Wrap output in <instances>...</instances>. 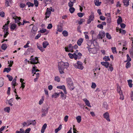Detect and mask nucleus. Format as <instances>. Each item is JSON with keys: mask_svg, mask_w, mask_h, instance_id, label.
<instances>
[{"mask_svg": "<svg viewBox=\"0 0 133 133\" xmlns=\"http://www.w3.org/2000/svg\"><path fill=\"white\" fill-rule=\"evenodd\" d=\"M68 55L70 58L71 59L74 58L75 60H76L77 59H80L82 55L80 52H78L77 54H75V53L72 54L69 53L68 54Z\"/></svg>", "mask_w": 133, "mask_h": 133, "instance_id": "f257e3e1", "label": "nucleus"}, {"mask_svg": "<svg viewBox=\"0 0 133 133\" xmlns=\"http://www.w3.org/2000/svg\"><path fill=\"white\" fill-rule=\"evenodd\" d=\"M66 82L67 86L70 90H72L75 88L73 83L71 79L70 78H68L66 79Z\"/></svg>", "mask_w": 133, "mask_h": 133, "instance_id": "f03ea898", "label": "nucleus"}, {"mask_svg": "<svg viewBox=\"0 0 133 133\" xmlns=\"http://www.w3.org/2000/svg\"><path fill=\"white\" fill-rule=\"evenodd\" d=\"M73 66L75 68L81 70H82L84 68L82 63L79 61H78L76 63L73 64Z\"/></svg>", "mask_w": 133, "mask_h": 133, "instance_id": "7ed1b4c3", "label": "nucleus"}, {"mask_svg": "<svg viewBox=\"0 0 133 133\" xmlns=\"http://www.w3.org/2000/svg\"><path fill=\"white\" fill-rule=\"evenodd\" d=\"M69 64L68 62L64 63L63 62H60L58 63V66L64 69L67 68L69 66Z\"/></svg>", "mask_w": 133, "mask_h": 133, "instance_id": "20e7f679", "label": "nucleus"}, {"mask_svg": "<svg viewBox=\"0 0 133 133\" xmlns=\"http://www.w3.org/2000/svg\"><path fill=\"white\" fill-rule=\"evenodd\" d=\"M65 51L66 52H73V47L71 44H69L65 48Z\"/></svg>", "mask_w": 133, "mask_h": 133, "instance_id": "39448f33", "label": "nucleus"}, {"mask_svg": "<svg viewBox=\"0 0 133 133\" xmlns=\"http://www.w3.org/2000/svg\"><path fill=\"white\" fill-rule=\"evenodd\" d=\"M30 63L32 64H36L39 63L38 57H36L35 58H32L30 59Z\"/></svg>", "mask_w": 133, "mask_h": 133, "instance_id": "423d86ee", "label": "nucleus"}, {"mask_svg": "<svg viewBox=\"0 0 133 133\" xmlns=\"http://www.w3.org/2000/svg\"><path fill=\"white\" fill-rule=\"evenodd\" d=\"M87 48L88 49L89 52L90 53L96 54L97 52V49L95 48H90V47L88 46L87 47Z\"/></svg>", "mask_w": 133, "mask_h": 133, "instance_id": "0eeeda50", "label": "nucleus"}, {"mask_svg": "<svg viewBox=\"0 0 133 133\" xmlns=\"http://www.w3.org/2000/svg\"><path fill=\"white\" fill-rule=\"evenodd\" d=\"M51 10H52L51 7H50L49 8H47V9L46 12L45 14V17L46 18H49L51 14Z\"/></svg>", "mask_w": 133, "mask_h": 133, "instance_id": "6e6552de", "label": "nucleus"}, {"mask_svg": "<svg viewBox=\"0 0 133 133\" xmlns=\"http://www.w3.org/2000/svg\"><path fill=\"white\" fill-rule=\"evenodd\" d=\"M94 19V15L93 13H91L89 17V18L87 21V23H90Z\"/></svg>", "mask_w": 133, "mask_h": 133, "instance_id": "1a4fd4ad", "label": "nucleus"}, {"mask_svg": "<svg viewBox=\"0 0 133 133\" xmlns=\"http://www.w3.org/2000/svg\"><path fill=\"white\" fill-rule=\"evenodd\" d=\"M105 32L102 31L99 32L98 35V38L102 39V38L105 37Z\"/></svg>", "mask_w": 133, "mask_h": 133, "instance_id": "9d476101", "label": "nucleus"}, {"mask_svg": "<svg viewBox=\"0 0 133 133\" xmlns=\"http://www.w3.org/2000/svg\"><path fill=\"white\" fill-rule=\"evenodd\" d=\"M27 123H28V126H29L30 125H35L36 124V122L35 120H29L27 121Z\"/></svg>", "mask_w": 133, "mask_h": 133, "instance_id": "9b49d317", "label": "nucleus"}, {"mask_svg": "<svg viewBox=\"0 0 133 133\" xmlns=\"http://www.w3.org/2000/svg\"><path fill=\"white\" fill-rule=\"evenodd\" d=\"M48 108H47L46 109H43L42 110V116L43 117L46 116V114L48 113Z\"/></svg>", "mask_w": 133, "mask_h": 133, "instance_id": "f8f14e48", "label": "nucleus"}, {"mask_svg": "<svg viewBox=\"0 0 133 133\" xmlns=\"http://www.w3.org/2000/svg\"><path fill=\"white\" fill-rule=\"evenodd\" d=\"M103 117L107 121L109 122L110 121V120L109 118V113L108 112H106L103 114Z\"/></svg>", "mask_w": 133, "mask_h": 133, "instance_id": "ddd939ff", "label": "nucleus"}, {"mask_svg": "<svg viewBox=\"0 0 133 133\" xmlns=\"http://www.w3.org/2000/svg\"><path fill=\"white\" fill-rule=\"evenodd\" d=\"M83 100L84 102L86 105L89 107H91V106L89 101L86 98H84L83 99Z\"/></svg>", "mask_w": 133, "mask_h": 133, "instance_id": "4468645a", "label": "nucleus"}, {"mask_svg": "<svg viewBox=\"0 0 133 133\" xmlns=\"http://www.w3.org/2000/svg\"><path fill=\"white\" fill-rule=\"evenodd\" d=\"M37 30V28L35 26H34L31 30V32L35 35L36 33Z\"/></svg>", "mask_w": 133, "mask_h": 133, "instance_id": "2eb2a0df", "label": "nucleus"}, {"mask_svg": "<svg viewBox=\"0 0 133 133\" xmlns=\"http://www.w3.org/2000/svg\"><path fill=\"white\" fill-rule=\"evenodd\" d=\"M39 70L38 69H36V68L35 67V66L34 65L32 68V73L33 74H34L33 75V76H34V74H36V72L37 71H39Z\"/></svg>", "mask_w": 133, "mask_h": 133, "instance_id": "dca6fc26", "label": "nucleus"}, {"mask_svg": "<svg viewBox=\"0 0 133 133\" xmlns=\"http://www.w3.org/2000/svg\"><path fill=\"white\" fill-rule=\"evenodd\" d=\"M101 64L106 68H108L109 65V63L107 62H101Z\"/></svg>", "mask_w": 133, "mask_h": 133, "instance_id": "f3484780", "label": "nucleus"}, {"mask_svg": "<svg viewBox=\"0 0 133 133\" xmlns=\"http://www.w3.org/2000/svg\"><path fill=\"white\" fill-rule=\"evenodd\" d=\"M47 127V124L46 123L44 124L42 127L41 130V133H44L45 130L46 128Z\"/></svg>", "mask_w": 133, "mask_h": 133, "instance_id": "a211bd4d", "label": "nucleus"}, {"mask_svg": "<svg viewBox=\"0 0 133 133\" xmlns=\"http://www.w3.org/2000/svg\"><path fill=\"white\" fill-rule=\"evenodd\" d=\"M12 3V0H5V5L6 6H9L10 4H11Z\"/></svg>", "mask_w": 133, "mask_h": 133, "instance_id": "6ab92c4d", "label": "nucleus"}, {"mask_svg": "<svg viewBox=\"0 0 133 133\" xmlns=\"http://www.w3.org/2000/svg\"><path fill=\"white\" fill-rule=\"evenodd\" d=\"M16 27V25L14 23L10 24V28L11 30H14Z\"/></svg>", "mask_w": 133, "mask_h": 133, "instance_id": "aec40b11", "label": "nucleus"}, {"mask_svg": "<svg viewBox=\"0 0 133 133\" xmlns=\"http://www.w3.org/2000/svg\"><path fill=\"white\" fill-rule=\"evenodd\" d=\"M83 39L82 38H80L79 39L78 41L77 42V44L78 45L80 46L82 43L83 42Z\"/></svg>", "mask_w": 133, "mask_h": 133, "instance_id": "412c9836", "label": "nucleus"}, {"mask_svg": "<svg viewBox=\"0 0 133 133\" xmlns=\"http://www.w3.org/2000/svg\"><path fill=\"white\" fill-rule=\"evenodd\" d=\"M59 93L55 92L52 95V98H56L59 96Z\"/></svg>", "mask_w": 133, "mask_h": 133, "instance_id": "4be33fe9", "label": "nucleus"}, {"mask_svg": "<svg viewBox=\"0 0 133 133\" xmlns=\"http://www.w3.org/2000/svg\"><path fill=\"white\" fill-rule=\"evenodd\" d=\"M60 94H61V98L63 99L64 100L65 99L66 97V96L65 95H64L62 91L61 92Z\"/></svg>", "mask_w": 133, "mask_h": 133, "instance_id": "5701e85b", "label": "nucleus"}, {"mask_svg": "<svg viewBox=\"0 0 133 133\" xmlns=\"http://www.w3.org/2000/svg\"><path fill=\"white\" fill-rule=\"evenodd\" d=\"M48 45V42L46 41H44L43 43V47L44 48H46Z\"/></svg>", "mask_w": 133, "mask_h": 133, "instance_id": "b1692460", "label": "nucleus"}, {"mask_svg": "<svg viewBox=\"0 0 133 133\" xmlns=\"http://www.w3.org/2000/svg\"><path fill=\"white\" fill-rule=\"evenodd\" d=\"M62 125H60L58 128L56 129L55 130V133H57L62 128Z\"/></svg>", "mask_w": 133, "mask_h": 133, "instance_id": "393cba45", "label": "nucleus"}, {"mask_svg": "<svg viewBox=\"0 0 133 133\" xmlns=\"http://www.w3.org/2000/svg\"><path fill=\"white\" fill-rule=\"evenodd\" d=\"M95 4V5L97 6L100 5L101 3V2H99V0H96L94 1Z\"/></svg>", "mask_w": 133, "mask_h": 133, "instance_id": "a878e982", "label": "nucleus"}, {"mask_svg": "<svg viewBox=\"0 0 133 133\" xmlns=\"http://www.w3.org/2000/svg\"><path fill=\"white\" fill-rule=\"evenodd\" d=\"M117 92L119 94L122 93L120 87L118 85L117 86Z\"/></svg>", "mask_w": 133, "mask_h": 133, "instance_id": "bb28decb", "label": "nucleus"}, {"mask_svg": "<svg viewBox=\"0 0 133 133\" xmlns=\"http://www.w3.org/2000/svg\"><path fill=\"white\" fill-rule=\"evenodd\" d=\"M58 70L59 72L61 74H62L64 73V69L61 68V67L58 66Z\"/></svg>", "mask_w": 133, "mask_h": 133, "instance_id": "cd10ccee", "label": "nucleus"}, {"mask_svg": "<svg viewBox=\"0 0 133 133\" xmlns=\"http://www.w3.org/2000/svg\"><path fill=\"white\" fill-rule=\"evenodd\" d=\"M122 22V19L120 16H119L117 20V23L118 24H120Z\"/></svg>", "mask_w": 133, "mask_h": 133, "instance_id": "c85d7f7f", "label": "nucleus"}, {"mask_svg": "<svg viewBox=\"0 0 133 133\" xmlns=\"http://www.w3.org/2000/svg\"><path fill=\"white\" fill-rule=\"evenodd\" d=\"M21 19L20 17H18L16 16L15 18H14L15 20V23H18L19 22V20Z\"/></svg>", "mask_w": 133, "mask_h": 133, "instance_id": "c756f323", "label": "nucleus"}, {"mask_svg": "<svg viewBox=\"0 0 133 133\" xmlns=\"http://www.w3.org/2000/svg\"><path fill=\"white\" fill-rule=\"evenodd\" d=\"M129 0H123V2L124 5L126 6H128L129 4Z\"/></svg>", "mask_w": 133, "mask_h": 133, "instance_id": "7c9ffc66", "label": "nucleus"}, {"mask_svg": "<svg viewBox=\"0 0 133 133\" xmlns=\"http://www.w3.org/2000/svg\"><path fill=\"white\" fill-rule=\"evenodd\" d=\"M44 96H43L42 97L41 99L39 101V105H41L43 103V101L44 100Z\"/></svg>", "mask_w": 133, "mask_h": 133, "instance_id": "2f4dec72", "label": "nucleus"}, {"mask_svg": "<svg viewBox=\"0 0 133 133\" xmlns=\"http://www.w3.org/2000/svg\"><path fill=\"white\" fill-rule=\"evenodd\" d=\"M3 29L4 30V31H7L8 29V26L6 24L4 25Z\"/></svg>", "mask_w": 133, "mask_h": 133, "instance_id": "473e14b6", "label": "nucleus"}, {"mask_svg": "<svg viewBox=\"0 0 133 133\" xmlns=\"http://www.w3.org/2000/svg\"><path fill=\"white\" fill-rule=\"evenodd\" d=\"M76 119L77 120V122L78 123H80L81 120V117L80 116H77L76 117Z\"/></svg>", "mask_w": 133, "mask_h": 133, "instance_id": "72a5a7b5", "label": "nucleus"}, {"mask_svg": "<svg viewBox=\"0 0 133 133\" xmlns=\"http://www.w3.org/2000/svg\"><path fill=\"white\" fill-rule=\"evenodd\" d=\"M13 102V99L12 98H11L8 101V103L9 104L12 106L13 105L12 103Z\"/></svg>", "mask_w": 133, "mask_h": 133, "instance_id": "f704fd0d", "label": "nucleus"}, {"mask_svg": "<svg viewBox=\"0 0 133 133\" xmlns=\"http://www.w3.org/2000/svg\"><path fill=\"white\" fill-rule=\"evenodd\" d=\"M11 68H5L3 70V72H9L11 70Z\"/></svg>", "mask_w": 133, "mask_h": 133, "instance_id": "c9c22d12", "label": "nucleus"}, {"mask_svg": "<svg viewBox=\"0 0 133 133\" xmlns=\"http://www.w3.org/2000/svg\"><path fill=\"white\" fill-rule=\"evenodd\" d=\"M128 84L130 87L131 88L132 87V81L131 79H129L128 81Z\"/></svg>", "mask_w": 133, "mask_h": 133, "instance_id": "e433bc0d", "label": "nucleus"}, {"mask_svg": "<svg viewBox=\"0 0 133 133\" xmlns=\"http://www.w3.org/2000/svg\"><path fill=\"white\" fill-rule=\"evenodd\" d=\"M112 52L114 54H116L117 53L116 48L115 47H112L111 48Z\"/></svg>", "mask_w": 133, "mask_h": 133, "instance_id": "4c0bfd02", "label": "nucleus"}, {"mask_svg": "<svg viewBox=\"0 0 133 133\" xmlns=\"http://www.w3.org/2000/svg\"><path fill=\"white\" fill-rule=\"evenodd\" d=\"M62 34L63 36L65 37L67 36L68 35V32L66 30H64L63 31Z\"/></svg>", "mask_w": 133, "mask_h": 133, "instance_id": "58836bf2", "label": "nucleus"}, {"mask_svg": "<svg viewBox=\"0 0 133 133\" xmlns=\"http://www.w3.org/2000/svg\"><path fill=\"white\" fill-rule=\"evenodd\" d=\"M26 4L28 6V7H29L30 6L33 7L34 6V4L31 3L30 2H28L26 3Z\"/></svg>", "mask_w": 133, "mask_h": 133, "instance_id": "ea45409f", "label": "nucleus"}, {"mask_svg": "<svg viewBox=\"0 0 133 133\" xmlns=\"http://www.w3.org/2000/svg\"><path fill=\"white\" fill-rule=\"evenodd\" d=\"M119 33L122 34H125L126 33V31L125 30L121 29H119Z\"/></svg>", "mask_w": 133, "mask_h": 133, "instance_id": "a19ab883", "label": "nucleus"}, {"mask_svg": "<svg viewBox=\"0 0 133 133\" xmlns=\"http://www.w3.org/2000/svg\"><path fill=\"white\" fill-rule=\"evenodd\" d=\"M69 11L71 13H73L75 11V9L73 7H70L69 9Z\"/></svg>", "mask_w": 133, "mask_h": 133, "instance_id": "79ce46f5", "label": "nucleus"}, {"mask_svg": "<svg viewBox=\"0 0 133 133\" xmlns=\"http://www.w3.org/2000/svg\"><path fill=\"white\" fill-rule=\"evenodd\" d=\"M127 60L126 61H125V62H129L131 61V59L129 55L128 54H127Z\"/></svg>", "mask_w": 133, "mask_h": 133, "instance_id": "37998d69", "label": "nucleus"}, {"mask_svg": "<svg viewBox=\"0 0 133 133\" xmlns=\"http://www.w3.org/2000/svg\"><path fill=\"white\" fill-rule=\"evenodd\" d=\"M10 109V107H5L4 109V111L5 112H7L8 113H9V112Z\"/></svg>", "mask_w": 133, "mask_h": 133, "instance_id": "c03bdc74", "label": "nucleus"}, {"mask_svg": "<svg viewBox=\"0 0 133 133\" xmlns=\"http://www.w3.org/2000/svg\"><path fill=\"white\" fill-rule=\"evenodd\" d=\"M75 3L70 1V2L68 4L69 6L70 7H72L74 5V3Z\"/></svg>", "mask_w": 133, "mask_h": 133, "instance_id": "a18cd8bd", "label": "nucleus"}, {"mask_svg": "<svg viewBox=\"0 0 133 133\" xmlns=\"http://www.w3.org/2000/svg\"><path fill=\"white\" fill-rule=\"evenodd\" d=\"M65 88V87L64 85H63L61 86H58L57 87V89H62L63 90Z\"/></svg>", "mask_w": 133, "mask_h": 133, "instance_id": "49530a36", "label": "nucleus"}, {"mask_svg": "<svg viewBox=\"0 0 133 133\" xmlns=\"http://www.w3.org/2000/svg\"><path fill=\"white\" fill-rule=\"evenodd\" d=\"M6 77L8 78L9 81H11L12 80L13 78L10 75H6Z\"/></svg>", "mask_w": 133, "mask_h": 133, "instance_id": "de8ad7c7", "label": "nucleus"}, {"mask_svg": "<svg viewBox=\"0 0 133 133\" xmlns=\"http://www.w3.org/2000/svg\"><path fill=\"white\" fill-rule=\"evenodd\" d=\"M37 47L42 52H43L44 50V49L41 46L37 45Z\"/></svg>", "mask_w": 133, "mask_h": 133, "instance_id": "09e8293b", "label": "nucleus"}, {"mask_svg": "<svg viewBox=\"0 0 133 133\" xmlns=\"http://www.w3.org/2000/svg\"><path fill=\"white\" fill-rule=\"evenodd\" d=\"M7 48V46L5 44H3L1 46L2 49L3 50H5Z\"/></svg>", "mask_w": 133, "mask_h": 133, "instance_id": "8fccbe9b", "label": "nucleus"}, {"mask_svg": "<svg viewBox=\"0 0 133 133\" xmlns=\"http://www.w3.org/2000/svg\"><path fill=\"white\" fill-rule=\"evenodd\" d=\"M24 130L23 129L21 128L20 129V131H16V133H24Z\"/></svg>", "mask_w": 133, "mask_h": 133, "instance_id": "3c124183", "label": "nucleus"}, {"mask_svg": "<svg viewBox=\"0 0 133 133\" xmlns=\"http://www.w3.org/2000/svg\"><path fill=\"white\" fill-rule=\"evenodd\" d=\"M106 37L109 39H110L111 38V35L108 33H106Z\"/></svg>", "mask_w": 133, "mask_h": 133, "instance_id": "603ef678", "label": "nucleus"}, {"mask_svg": "<svg viewBox=\"0 0 133 133\" xmlns=\"http://www.w3.org/2000/svg\"><path fill=\"white\" fill-rule=\"evenodd\" d=\"M103 59L106 61L110 60V59L109 56H105L103 58Z\"/></svg>", "mask_w": 133, "mask_h": 133, "instance_id": "864d4df0", "label": "nucleus"}, {"mask_svg": "<svg viewBox=\"0 0 133 133\" xmlns=\"http://www.w3.org/2000/svg\"><path fill=\"white\" fill-rule=\"evenodd\" d=\"M55 80L58 82H59L60 81V79L59 77L56 76L55 77Z\"/></svg>", "mask_w": 133, "mask_h": 133, "instance_id": "5fc2aeb1", "label": "nucleus"}, {"mask_svg": "<svg viewBox=\"0 0 133 133\" xmlns=\"http://www.w3.org/2000/svg\"><path fill=\"white\" fill-rule=\"evenodd\" d=\"M96 87V85L95 83L94 82H92V84L91 86V87L92 88L95 89Z\"/></svg>", "mask_w": 133, "mask_h": 133, "instance_id": "6e6d98bb", "label": "nucleus"}, {"mask_svg": "<svg viewBox=\"0 0 133 133\" xmlns=\"http://www.w3.org/2000/svg\"><path fill=\"white\" fill-rule=\"evenodd\" d=\"M27 51L31 53L33 52H34V49L31 48H28L27 50Z\"/></svg>", "mask_w": 133, "mask_h": 133, "instance_id": "4d7b16f0", "label": "nucleus"}, {"mask_svg": "<svg viewBox=\"0 0 133 133\" xmlns=\"http://www.w3.org/2000/svg\"><path fill=\"white\" fill-rule=\"evenodd\" d=\"M131 66V63L130 62H128L126 63V67L127 68H129Z\"/></svg>", "mask_w": 133, "mask_h": 133, "instance_id": "13d9d810", "label": "nucleus"}, {"mask_svg": "<svg viewBox=\"0 0 133 133\" xmlns=\"http://www.w3.org/2000/svg\"><path fill=\"white\" fill-rule=\"evenodd\" d=\"M77 15L79 17H82L83 16L84 14L81 12H79L77 14Z\"/></svg>", "mask_w": 133, "mask_h": 133, "instance_id": "bf43d9fd", "label": "nucleus"}, {"mask_svg": "<svg viewBox=\"0 0 133 133\" xmlns=\"http://www.w3.org/2000/svg\"><path fill=\"white\" fill-rule=\"evenodd\" d=\"M57 31L59 32H61L63 30L61 26H58Z\"/></svg>", "mask_w": 133, "mask_h": 133, "instance_id": "052dcab7", "label": "nucleus"}, {"mask_svg": "<svg viewBox=\"0 0 133 133\" xmlns=\"http://www.w3.org/2000/svg\"><path fill=\"white\" fill-rule=\"evenodd\" d=\"M97 27L101 29H103V26L102 24H99L97 25Z\"/></svg>", "mask_w": 133, "mask_h": 133, "instance_id": "680f3d73", "label": "nucleus"}, {"mask_svg": "<svg viewBox=\"0 0 133 133\" xmlns=\"http://www.w3.org/2000/svg\"><path fill=\"white\" fill-rule=\"evenodd\" d=\"M34 2L35 6L36 7H37L38 6V1L36 0H34Z\"/></svg>", "mask_w": 133, "mask_h": 133, "instance_id": "e2e57ef3", "label": "nucleus"}, {"mask_svg": "<svg viewBox=\"0 0 133 133\" xmlns=\"http://www.w3.org/2000/svg\"><path fill=\"white\" fill-rule=\"evenodd\" d=\"M17 84L16 82V81L15 80H13L11 82V85H16Z\"/></svg>", "mask_w": 133, "mask_h": 133, "instance_id": "0e129e2a", "label": "nucleus"}, {"mask_svg": "<svg viewBox=\"0 0 133 133\" xmlns=\"http://www.w3.org/2000/svg\"><path fill=\"white\" fill-rule=\"evenodd\" d=\"M92 41L91 40H89L88 41L87 45L88 46L90 47L91 46V45L92 44Z\"/></svg>", "mask_w": 133, "mask_h": 133, "instance_id": "69168bd1", "label": "nucleus"}, {"mask_svg": "<svg viewBox=\"0 0 133 133\" xmlns=\"http://www.w3.org/2000/svg\"><path fill=\"white\" fill-rule=\"evenodd\" d=\"M109 69H108V70L110 71H112L113 70V67L111 66V65H109Z\"/></svg>", "mask_w": 133, "mask_h": 133, "instance_id": "338daca9", "label": "nucleus"}, {"mask_svg": "<svg viewBox=\"0 0 133 133\" xmlns=\"http://www.w3.org/2000/svg\"><path fill=\"white\" fill-rule=\"evenodd\" d=\"M31 129L30 128H28L26 129L24 133H29Z\"/></svg>", "mask_w": 133, "mask_h": 133, "instance_id": "774afa93", "label": "nucleus"}]
</instances>
